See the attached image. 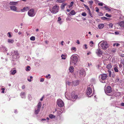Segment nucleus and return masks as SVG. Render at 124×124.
I'll return each mask as SVG.
<instances>
[{"label": "nucleus", "instance_id": "obj_1", "mask_svg": "<svg viewBox=\"0 0 124 124\" xmlns=\"http://www.w3.org/2000/svg\"><path fill=\"white\" fill-rule=\"evenodd\" d=\"M59 6L57 5L53 6L52 8L50 9V10L51 13L53 14L57 13L59 10Z\"/></svg>", "mask_w": 124, "mask_h": 124}, {"label": "nucleus", "instance_id": "obj_2", "mask_svg": "<svg viewBox=\"0 0 124 124\" xmlns=\"http://www.w3.org/2000/svg\"><path fill=\"white\" fill-rule=\"evenodd\" d=\"M71 60L70 62V64L73 63L74 65L76 64L78 61V58L75 55H72L70 57Z\"/></svg>", "mask_w": 124, "mask_h": 124}, {"label": "nucleus", "instance_id": "obj_3", "mask_svg": "<svg viewBox=\"0 0 124 124\" xmlns=\"http://www.w3.org/2000/svg\"><path fill=\"white\" fill-rule=\"evenodd\" d=\"M101 46L102 48L104 49H106L108 47V44L105 41H101Z\"/></svg>", "mask_w": 124, "mask_h": 124}, {"label": "nucleus", "instance_id": "obj_4", "mask_svg": "<svg viewBox=\"0 0 124 124\" xmlns=\"http://www.w3.org/2000/svg\"><path fill=\"white\" fill-rule=\"evenodd\" d=\"M107 77V75L106 74H104L100 75L99 76V78L101 81V82L103 83L102 81L101 80H105Z\"/></svg>", "mask_w": 124, "mask_h": 124}, {"label": "nucleus", "instance_id": "obj_5", "mask_svg": "<svg viewBox=\"0 0 124 124\" xmlns=\"http://www.w3.org/2000/svg\"><path fill=\"white\" fill-rule=\"evenodd\" d=\"M86 93L87 96L89 97H91L93 95V93L92 89L91 88H88L87 89Z\"/></svg>", "mask_w": 124, "mask_h": 124}, {"label": "nucleus", "instance_id": "obj_6", "mask_svg": "<svg viewBox=\"0 0 124 124\" xmlns=\"http://www.w3.org/2000/svg\"><path fill=\"white\" fill-rule=\"evenodd\" d=\"M28 15L30 16L33 17L35 15L34 9H31L28 12Z\"/></svg>", "mask_w": 124, "mask_h": 124}, {"label": "nucleus", "instance_id": "obj_7", "mask_svg": "<svg viewBox=\"0 0 124 124\" xmlns=\"http://www.w3.org/2000/svg\"><path fill=\"white\" fill-rule=\"evenodd\" d=\"M79 75L81 77H83L85 76V71L83 69L81 68L80 69Z\"/></svg>", "mask_w": 124, "mask_h": 124}, {"label": "nucleus", "instance_id": "obj_8", "mask_svg": "<svg viewBox=\"0 0 124 124\" xmlns=\"http://www.w3.org/2000/svg\"><path fill=\"white\" fill-rule=\"evenodd\" d=\"M96 53L97 55L100 56H101V55H103V54H105V53H104L99 48L97 50Z\"/></svg>", "mask_w": 124, "mask_h": 124}, {"label": "nucleus", "instance_id": "obj_9", "mask_svg": "<svg viewBox=\"0 0 124 124\" xmlns=\"http://www.w3.org/2000/svg\"><path fill=\"white\" fill-rule=\"evenodd\" d=\"M57 104L58 106L60 107H62L64 105L63 102L61 100H57Z\"/></svg>", "mask_w": 124, "mask_h": 124}, {"label": "nucleus", "instance_id": "obj_10", "mask_svg": "<svg viewBox=\"0 0 124 124\" xmlns=\"http://www.w3.org/2000/svg\"><path fill=\"white\" fill-rule=\"evenodd\" d=\"M71 100L73 101H75L78 97V96L77 95H75V94L74 92H73L71 93Z\"/></svg>", "mask_w": 124, "mask_h": 124}, {"label": "nucleus", "instance_id": "obj_11", "mask_svg": "<svg viewBox=\"0 0 124 124\" xmlns=\"http://www.w3.org/2000/svg\"><path fill=\"white\" fill-rule=\"evenodd\" d=\"M105 91L106 93H110L112 92V90L111 87L109 86H108L106 90H105Z\"/></svg>", "mask_w": 124, "mask_h": 124}, {"label": "nucleus", "instance_id": "obj_12", "mask_svg": "<svg viewBox=\"0 0 124 124\" xmlns=\"http://www.w3.org/2000/svg\"><path fill=\"white\" fill-rule=\"evenodd\" d=\"M119 25L124 29V21L120 22L119 23Z\"/></svg>", "mask_w": 124, "mask_h": 124}, {"label": "nucleus", "instance_id": "obj_13", "mask_svg": "<svg viewBox=\"0 0 124 124\" xmlns=\"http://www.w3.org/2000/svg\"><path fill=\"white\" fill-rule=\"evenodd\" d=\"M79 82L78 80H77L76 81L73 82L74 85L76 86L78 85L79 84Z\"/></svg>", "mask_w": 124, "mask_h": 124}, {"label": "nucleus", "instance_id": "obj_14", "mask_svg": "<svg viewBox=\"0 0 124 124\" xmlns=\"http://www.w3.org/2000/svg\"><path fill=\"white\" fill-rule=\"evenodd\" d=\"M10 9L13 11H16V7L15 6H10Z\"/></svg>", "mask_w": 124, "mask_h": 124}, {"label": "nucleus", "instance_id": "obj_15", "mask_svg": "<svg viewBox=\"0 0 124 124\" xmlns=\"http://www.w3.org/2000/svg\"><path fill=\"white\" fill-rule=\"evenodd\" d=\"M67 4L65 3H64L62 4L61 6V8L62 9H63L65 8V6H66Z\"/></svg>", "mask_w": 124, "mask_h": 124}, {"label": "nucleus", "instance_id": "obj_16", "mask_svg": "<svg viewBox=\"0 0 124 124\" xmlns=\"http://www.w3.org/2000/svg\"><path fill=\"white\" fill-rule=\"evenodd\" d=\"M29 7H24L21 10L22 12H24L25 11H27L29 9Z\"/></svg>", "mask_w": 124, "mask_h": 124}, {"label": "nucleus", "instance_id": "obj_17", "mask_svg": "<svg viewBox=\"0 0 124 124\" xmlns=\"http://www.w3.org/2000/svg\"><path fill=\"white\" fill-rule=\"evenodd\" d=\"M42 106L41 103L40 102H39L37 105V108L40 109V108Z\"/></svg>", "mask_w": 124, "mask_h": 124}, {"label": "nucleus", "instance_id": "obj_18", "mask_svg": "<svg viewBox=\"0 0 124 124\" xmlns=\"http://www.w3.org/2000/svg\"><path fill=\"white\" fill-rule=\"evenodd\" d=\"M104 26V25L103 24H101L98 26V27L99 29L102 28Z\"/></svg>", "mask_w": 124, "mask_h": 124}, {"label": "nucleus", "instance_id": "obj_19", "mask_svg": "<svg viewBox=\"0 0 124 124\" xmlns=\"http://www.w3.org/2000/svg\"><path fill=\"white\" fill-rule=\"evenodd\" d=\"M69 70L70 72H73L74 71L73 67L72 66H70V68Z\"/></svg>", "mask_w": 124, "mask_h": 124}, {"label": "nucleus", "instance_id": "obj_20", "mask_svg": "<svg viewBox=\"0 0 124 124\" xmlns=\"http://www.w3.org/2000/svg\"><path fill=\"white\" fill-rule=\"evenodd\" d=\"M103 8H104L105 10H107L109 12L111 11V9L107 7V6H104L103 7Z\"/></svg>", "mask_w": 124, "mask_h": 124}, {"label": "nucleus", "instance_id": "obj_21", "mask_svg": "<svg viewBox=\"0 0 124 124\" xmlns=\"http://www.w3.org/2000/svg\"><path fill=\"white\" fill-rule=\"evenodd\" d=\"M112 67V66L110 64H108L107 66V68L108 70H110Z\"/></svg>", "mask_w": 124, "mask_h": 124}, {"label": "nucleus", "instance_id": "obj_22", "mask_svg": "<svg viewBox=\"0 0 124 124\" xmlns=\"http://www.w3.org/2000/svg\"><path fill=\"white\" fill-rule=\"evenodd\" d=\"M11 72V74L12 75H14L16 73V70H11L10 71Z\"/></svg>", "mask_w": 124, "mask_h": 124}, {"label": "nucleus", "instance_id": "obj_23", "mask_svg": "<svg viewBox=\"0 0 124 124\" xmlns=\"http://www.w3.org/2000/svg\"><path fill=\"white\" fill-rule=\"evenodd\" d=\"M66 0H56V2L60 3H62L65 2Z\"/></svg>", "mask_w": 124, "mask_h": 124}, {"label": "nucleus", "instance_id": "obj_24", "mask_svg": "<svg viewBox=\"0 0 124 124\" xmlns=\"http://www.w3.org/2000/svg\"><path fill=\"white\" fill-rule=\"evenodd\" d=\"M40 109L37 108V109H36L35 110V114H38L39 112Z\"/></svg>", "mask_w": 124, "mask_h": 124}, {"label": "nucleus", "instance_id": "obj_25", "mask_svg": "<svg viewBox=\"0 0 124 124\" xmlns=\"http://www.w3.org/2000/svg\"><path fill=\"white\" fill-rule=\"evenodd\" d=\"M30 67L29 66H28L26 67L25 70L26 71H28L30 70Z\"/></svg>", "mask_w": 124, "mask_h": 124}, {"label": "nucleus", "instance_id": "obj_26", "mask_svg": "<svg viewBox=\"0 0 124 124\" xmlns=\"http://www.w3.org/2000/svg\"><path fill=\"white\" fill-rule=\"evenodd\" d=\"M70 13L72 15H74L76 14L75 11L74 10H72L70 12Z\"/></svg>", "mask_w": 124, "mask_h": 124}, {"label": "nucleus", "instance_id": "obj_27", "mask_svg": "<svg viewBox=\"0 0 124 124\" xmlns=\"http://www.w3.org/2000/svg\"><path fill=\"white\" fill-rule=\"evenodd\" d=\"M49 117L51 118H54L55 117V116L53 115L52 114H51L49 115Z\"/></svg>", "mask_w": 124, "mask_h": 124}, {"label": "nucleus", "instance_id": "obj_28", "mask_svg": "<svg viewBox=\"0 0 124 124\" xmlns=\"http://www.w3.org/2000/svg\"><path fill=\"white\" fill-rule=\"evenodd\" d=\"M88 13L90 15V16L91 17H93V16L92 14L91 13V12L90 10H88Z\"/></svg>", "mask_w": 124, "mask_h": 124}, {"label": "nucleus", "instance_id": "obj_29", "mask_svg": "<svg viewBox=\"0 0 124 124\" xmlns=\"http://www.w3.org/2000/svg\"><path fill=\"white\" fill-rule=\"evenodd\" d=\"M8 42L9 43H13L14 42V40L13 39H8Z\"/></svg>", "mask_w": 124, "mask_h": 124}, {"label": "nucleus", "instance_id": "obj_30", "mask_svg": "<svg viewBox=\"0 0 124 124\" xmlns=\"http://www.w3.org/2000/svg\"><path fill=\"white\" fill-rule=\"evenodd\" d=\"M101 18L102 19L104 20H108L109 19V18H107L105 17H101Z\"/></svg>", "mask_w": 124, "mask_h": 124}, {"label": "nucleus", "instance_id": "obj_31", "mask_svg": "<svg viewBox=\"0 0 124 124\" xmlns=\"http://www.w3.org/2000/svg\"><path fill=\"white\" fill-rule=\"evenodd\" d=\"M114 70L116 72H118V67H114Z\"/></svg>", "mask_w": 124, "mask_h": 124}, {"label": "nucleus", "instance_id": "obj_32", "mask_svg": "<svg viewBox=\"0 0 124 124\" xmlns=\"http://www.w3.org/2000/svg\"><path fill=\"white\" fill-rule=\"evenodd\" d=\"M111 51L113 53H115L116 51V49L115 48H113L111 50Z\"/></svg>", "mask_w": 124, "mask_h": 124}, {"label": "nucleus", "instance_id": "obj_33", "mask_svg": "<svg viewBox=\"0 0 124 124\" xmlns=\"http://www.w3.org/2000/svg\"><path fill=\"white\" fill-rule=\"evenodd\" d=\"M30 39L31 40L34 41L35 39V38L34 36H32L30 38Z\"/></svg>", "mask_w": 124, "mask_h": 124}, {"label": "nucleus", "instance_id": "obj_34", "mask_svg": "<svg viewBox=\"0 0 124 124\" xmlns=\"http://www.w3.org/2000/svg\"><path fill=\"white\" fill-rule=\"evenodd\" d=\"M65 56V55L63 54H62L61 56L62 59H65L66 58Z\"/></svg>", "mask_w": 124, "mask_h": 124}, {"label": "nucleus", "instance_id": "obj_35", "mask_svg": "<svg viewBox=\"0 0 124 124\" xmlns=\"http://www.w3.org/2000/svg\"><path fill=\"white\" fill-rule=\"evenodd\" d=\"M84 6H85V8L87 9V10L88 11L90 9H89V8L88 7V6L86 5H85L84 4Z\"/></svg>", "mask_w": 124, "mask_h": 124}, {"label": "nucleus", "instance_id": "obj_36", "mask_svg": "<svg viewBox=\"0 0 124 124\" xmlns=\"http://www.w3.org/2000/svg\"><path fill=\"white\" fill-rule=\"evenodd\" d=\"M110 28H112L113 27V24L112 23H110L108 24Z\"/></svg>", "mask_w": 124, "mask_h": 124}, {"label": "nucleus", "instance_id": "obj_37", "mask_svg": "<svg viewBox=\"0 0 124 124\" xmlns=\"http://www.w3.org/2000/svg\"><path fill=\"white\" fill-rule=\"evenodd\" d=\"M81 15H82V16H85L86 15V13L85 12H84L82 13Z\"/></svg>", "mask_w": 124, "mask_h": 124}, {"label": "nucleus", "instance_id": "obj_38", "mask_svg": "<svg viewBox=\"0 0 124 124\" xmlns=\"http://www.w3.org/2000/svg\"><path fill=\"white\" fill-rule=\"evenodd\" d=\"M89 2L90 3V8H91L92 7V6L93 5V1L92 0L90 1H89Z\"/></svg>", "mask_w": 124, "mask_h": 124}, {"label": "nucleus", "instance_id": "obj_39", "mask_svg": "<svg viewBox=\"0 0 124 124\" xmlns=\"http://www.w3.org/2000/svg\"><path fill=\"white\" fill-rule=\"evenodd\" d=\"M73 1H72L71 2L70 5L69 6V8L71 7L73 5Z\"/></svg>", "mask_w": 124, "mask_h": 124}, {"label": "nucleus", "instance_id": "obj_40", "mask_svg": "<svg viewBox=\"0 0 124 124\" xmlns=\"http://www.w3.org/2000/svg\"><path fill=\"white\" fill-rule=\"evenodd\" d=\"M14 53L15 55H17L19 54L17 51H14Z\"/></svg>", "mask_w": 124, "mask_h": 124}, {"label": "nucleus", "instance_id": "obj_41", "mask_svg": "<svg viewBox=\"0 0 124 124\" xmlns=\"http://www.w3.org/2000/svg\"><path fill=\"white\" fill-rule=\"evenodd\" d=\"M105 16L108 17H111V15H109L107 13L106 14Z\"/></svg>", "mask_w": 124, "mask_h": 124}, {"label": "nucleus", "instance_id": "obj_42", "mask_svg": "<svg viewBox=\"0 0 124 124\" xmlns=\"http://www.w3.org/2000/svg\"><path fill=\"white\" fill-rule=\"evenodd\" d=\"M119 45H120L119 44V43H115V44H113V46H119Z\"/></svg>", "mask_w": 124, "mask_h": 124}, {"label": "nucleus", "instance_id": "obj_43", "mask_svg": "<svg viewBox=\"0 0 124 124\" xmlns=\"http://www.w3.org/2000/svg\"><path fill=\"white\" fill-rule=\"evenodd\" d=\"M90 43L91 44L90 45V46H93V42L92 41H91L90 42Z\"/></svg>", "mask_w": 124, "mask_h": 124}, {"label": "nucleus", "instance_id": "obj_44", "mask_svg": "<svg viewBox=\"0 0 124 124\" xmlns=\"http://www.w3.org/2000/svg\"><path fill=\"white\" fill-rule=\"evenodd\" d=\"M7 35H8V36L10 38H11V37L12 36L10 33V32H8V33Z\"/></svg>", "mask_w": 124, "mask_h": 124}, {"label": "nucleus", "instance_id": "obj_45", "mask_svg": "<svg viewBox=\"0 0 124 124\" xmlns=\"http://www.w3.org/2000/svg\"><path fill=\"white\" fill-rule=\"evenodd\" d=\"M1 90H2L1 91V93H4V91L5 90V88H2L1 89Z\"/></svg>", "mask_w": 124, "mask_h": 124}, {"label": "nucleus", "instance_id": "obj_46", "mask_svg": "<svg viewBox=\"0 0 124 124\" xmlns=\"http://www.w3.org/2000/svg\"><path fill=\"white\" fill-rule=\"evenodd\" d=\"M98 5L99 6H102L103 5V3H99Z\"/></svg>", "mask_w": 124, "mask_h": 124}, {"label": "nucleus", "instance_id": "obj_47", "mask_svg": "<svg viewBox=\"0 0 124 124\" xmlns=\"http://www.w3.org/2000/svg\"><path fill=\"white\" fill-rule=\"evenodd\" d=\"M108 72L109 73V76L110 77L111 76L110 75H111V71H110L109 70H108Z\"/></svg>", "mask_w": 124, "mask_h": 124}, {"label": "nucleus", "instance_id": "obj_48", "mask_svg": "<svg viewBox=\"0 0 124 124\" xmlns=\"http://www.w3.org/2000/svg\"><path fill=\"white\" fill-rule=\"evenodd\" d=\"M44 79L43 78H41L40 79V81L41 82H43L44 81Z\"/></svg>", "mask_w": 124, "mask_h": 124}, {"label": "nucleus", "instance_id": "obj_49", "mask_svg": "<svg viewBox=\"0 0 124 124\" xmlns=\"http://www.w3.org/2000/svg\"><path fill=\"white\" fill-rule=\"evenodd\" d=\"M71 49L73 50H74L75 51H76V48L75 47H72Z\"/></svg>", "mask_w": 124, "mask_h": 124}, {"label": "nucleus", "instance_id": "obj_50", "mask_svg": "<svg viewBox=\"0 0 124 124\" xmlns=\"http://www.w3.org/2000/svg\"><path fill=\"white\" fill-rule=\"evenodd\" d=\"M96 11L97 12H98L99 11V9L97 7H96Z\"/></svg>", "mask_w": 124, "mask_h": 124}, {"label": "nucleus", "instance_id": "obj_51", "mask_svg": "<svg viewBox=\"0 0 124 124\" xmlns=\"http://www.w3.org/2000/svg\"><path fill=\"white\" fill-rule=\"evenodd\" d=\"M25 86L23 85L22 87V88L23 89H24L25 88Z\"/></svg>", "mask_w": 124, "mask_h": 124}, {"label": "nucleus", "instance_id": "obj_52", "mask_svg": "<svg viewBox=\"0 0 124 124\" xmlns=\"http://www.w3.org/2000/svg\"><path fill=\"white\" fill-rule=\"evenodd\" d=\"M121 105L122 106H124V103H121Z\"/></svg>", "mask_w": 124, "mask_h": 124}, {"label": "nucleus", "instance_id": "obj_53", "mask_svg": "<svg viewBox=\"0 0 124 124\" xmlns=\"http://www.w3.org/2000/svg\"><path fill=\"white\" fill-rule=\"evenodd\" d=\"M58 21H60L61 20V18L60 17H58Z\"/></svg>", "mask_w": 124, "mask_h": 124}, {"label": "nucleus", "instance_id": "obj_54", "mask_svg": "<svg viewBox=\"0 0 124 124\" xmlns=\"http://www.w3.org/2000/svg\"><path fill=\"white\" fill-rule=\"evenodd\" d=\"M14 31L15 32H16V33H17L18 32V30L17 29H15L14 30Z\"/></svg>", "mask_w": 124, "mask_h": 124}, {"label": "nucleus", "instance_id": "obj_55", "mask_svg": "<svg viewBox=\"0 0 124 124\" xmlns=\"http://www.w3.org/2000/svg\"><path fill=\"white\" fill-rule=\"evenodd\" d=\"M84 46L86 49H87V45L86 44H85L84 45Z\"/></svg>", "mask_w": 124, "mask_h": 124}, {"label": "nucleus", "instance_id": "obj_56", "mask_svg": "<svg viewBox=\"0 0 124 124\" xmlns=\"http://www.w3.org/2000/svg\"><path fill=\"white\" fill-rule=\"evenodd\" d=\"M44 98V96H43V97H42L40 99V100L41 101H42Z\"/></svg>", "mask_w": 124, "mask_h": 124}, {"label": "nucleus", "instance_id": "obj_57", "mask_svg": "<svg viewBox=\"0 0 124 124\" xmlns=\"http://www.w3.org/2000/svg\"><path fill=\"white\" fill-rule=\"evenodd\" d=\"M115 33L116 34H117L119 33L117 31H115Z\"/></svg>", "mask_w": 124, "mask_h": 124}, {"label": "nucleus", "instance_id": "obj_58", "mask_svg": "<svg viewBox=\"0 0 124 124\" xmlns=\"http://www.w3.org/2000/svg\"><path fill=\"white\" fill-rule=\"evenodd\" d=\"M119 67L120 68H121L122 67V66L121 64H120L119 65Z\"/></svg>", "mask_w": 124, "mask_h": 124}, {"label": "nucleus", "instance_id": "obj_59", "mask_svg": "<svg viewBox=\"0 0 124 124\" xmlns=\"http://www.w3.org/2000/svg\"><path fill=\"white\" fill-rule=\"evenodd\" d=\"M27 80L29 82H31V79H29L28 78Z\"/></svg>", "mask_w": 124, "mask_h": 124}, {"label": "nucleus", "instance_id": "obj_60", "mask_svg": "<svg viewBox=\"0 0 124 124\" xmlns=\"http://www.w3.org/2000/svg\"><path fill=\"white\" fill-rule=\"evenodd\" d=\"M63 43H64V41H62L61 44V45H62V46L63 45Z\"/></svg>", "mask_w": 124, "mask_h": 124}, {"label": "nucleus", "instance_id": "obj_61", "mask_svg": "<svg viewBox=\"0 0 124 124\" xmlns=\"http://www.w3.org/2000/svg\"><path fill=\"white\" fill-rule=\"evenodd\" d=\"M18 34H19V35H20L21 34H22V32H21L20 31L18 33Z\"/></svg>", "mask_w": 124, "mask_h": 124}, {"label": "nucleus", "instance_id": "obj_62", "mask_svg": "<svg viewBox=\"0 0 124 124\" xmlns=\"http://www.w3.org/2000/svg\"><path fill=\"white\" fill-rule=\"evenodd\" d=\"M45 42L46 44H47L48 43V41H45Z\"/></svg>", "mask_w": 124, "mask_h": 124}, {"label": "nucleus", "instance_id": "obj_63", "mask_svg": "<svg viewBox=\"0 0 124 124\" xmlns=\"http://www.w3.org/2000/svg\"><path fill=\"white\" fill-rule=\"evenodd\" d=\"M77 43L78 44H79L80 43L79 42L78 40L77 41Z\"/></svg>", "mask_w": 124, "mask_h": 124}, {"label": "nucleus", "instance_id": "obj_64", "mask_svg": "<svg viewBox=\"0 0 124 124\" xmlns=\"http://www.w3.org/2000/svg\"><path fill=\"white\" fill-rule=\"evenodd\" d=\"M71 82H68V85H69L70 84Z\"/></svg>", "mask_w": 124, "mask_h": 124}]
</instances>
